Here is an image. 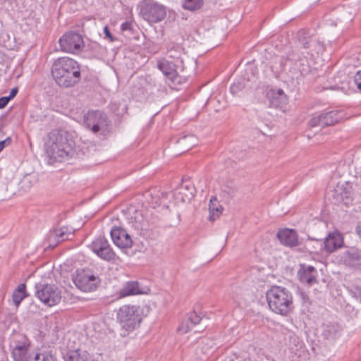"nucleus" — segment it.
<instances>
[{"mask_svg": "<svg viewBox=\"0 0 361 361\" xmlns=\"http://www.w3.org/2000/svg\"><path fill=\"white\" fill-rule=\"evenodd\" d=\"M51 73L56 83L61 87H73L81 80L80 65L75 59L63 56L55 59Z\"/></svg>", "mask_w": 361, "mask_h": 361, "instance_id": "1", "label": "nucleus"}, {"mask_svg": "<svg viewBox=\"0 0 361 361\" xmlns=\"http://www.w3.org/2000/svg\"><path fill=\"white\" fill-rule=\"evenodd\" d=\"M46 152L50 159L61 162L74 154L75 142L68 132L62 130H53L48 135L45 144Z\"/></svg>", "mask_w": 361, "mask_h": 361, "instance_id": "2", "label": "nucleus"}, {"mask_svg": "<svg viewBox=\"0 0 361 361\" xmlns=\"http://www.w3.org/2000/svg\"><path fill=\"white\" fill-rule=\"evenodd\" d=\"M269 309L274 313L286 316L293 309L292 293L285 287L272 286L266 293Z\"/></svg>", "mask_w": 361, "mask_h": 361, "instance_id": "3", "label": "nucleus"}, {"mask_svg": "<svg viewBox=\"0 0 361 361\" xmlns=\"http://www.w3.org/2000/svg\"><path fill=\"white\" fill-rule=\"evenodd\" d=\"M116 320L125 331L123 336H126L140 326L142 320V310L138 305H123L117 312Z\"/></svg>", "mask_w": 361, "mask_h": 361, "instance_id": "4", "label": "nucleus"}, {"mask_svg": "<svg viewBox=\"0 0 361 361\" xmlns=\"http://www.w3.org/2000/svg\"><path fill=\"white\" fill-rule=\"evenodd\" d=\"M83 123L93 133L106 135L110 132L111 121L99 110H90L83 116Z\"/></svg>", "mask_w": 361, "mask_h": 361, "instance_id": "5", "label": "nucleus"}, {"mask_svg": "<svg viewBox=\"0 0 361 361\" xmlns=\"http://www.w3.org/2000/svg\"><path fill=\"white\" fill-rule=\"evenodd\" d=\"M72 280L79 290L86 293L96 290L101 283L99 276L90 269H77L72 276Z\"/></svg>", "mask_w": 361, "mask_h": 361, "instance_id": "6", "label": "nucleus"}, {"mask_svg": "<svg viewBox=\"0 0 361 361\" xmlns=\"http://www.w3.org/2000/svg\"><path fill=\"white\" fill-rule=\"evenodd\" d=\"M35 295L49 307L54 306L61 301V291L54 284L38 283L35 284Z\"/></svg>", "mask_w": 361, "mask_h": 361, "instance_id": "7", "label": "nucleus"}, {"mask_svg": "<svg viewBox=\"0 0 361 361\" xmlns=\"http://www.w3.org/2000/svg\"><path fill=\"white\" fill-rule=\"evenodd\" d=\"M140 15L145 20L157 23L166 18V8L154 0H144L141 4Z\"/></svg>", "mask_w": 361, "mask_h": 361, "instance_id": "8", "label": "nucleus"}, {"mask_svg": "<svg viewBox=\"0 0 361 361\" xmlns=\"http://www.w3.org/2000/svg\"><path fill=\"white\" fill-rule=\"evenodd\" d=\"M59 42L61 51L71 54L80 53L84 47L82 36L72 31L63 35Z\"/></svg>", "mask_w": 361, "mask_h": 361, "instance_id": "9", "label": "nucleus"}, {"mask_svg": "<svg viewBox=\"0 0 361 361\" xmlns=\"http://www.w3.org/2000/svg\"><path fill=\"white\" fill-rule=\"evenodd\" d=\"M343 117V112L337 110L322 111L319 114H314L308 123L310 127L323 128L335 125L339 122Z\"/></svg>", "mask_w": 361, "mask_h": 361, "instance_id": "10", "label": "nucleus"}, {"mask_svg": "<svg viewBox=\"0 0 361 361\" xmlns=\"http://www.w3.org/2000/svg\"><path fill=\"white\" fill-rule=\"evenodd\" d=\"M90 249L101 259L106 261L114 259L116 254L109 241L102 236L97 238L90 245Z\"/></svg>", "mask_w": 361, "mask_h": 361, "instance_id": "11", "label": "nucleus"}, {"mask_svg": "<svg viewBox=\"0 0 361 361\" xmlns=\"http://www.w3.org/2000/svg\"><path fill=\"white\" fill-rule=\"evenodd\" d=\"M157 66L171 82L174 84L182 83V77L178 74V68H181V70L183 71V66L176 63L173 61H165L159 62Z\"/></svg>", "mask_w": 361, "mask_h": 361, "instance_id": "12", "label": "nucleus"}, {"mask_svg": "<svg viewBox=\"0 0 361 361\" xmlns=\"http://www.w3.org/2000/svg\"><path fill=\"white\" fill-rule=\"evenodd\" d=\"M111 236L114 243L121 248H130L133 240L127 231L121 227H115L111 231Z\"/></svg>", "mask_w": 361, "mask_h": 361, "instance_id": "13", "label": "nucleus"}, {"mask_svg": "<svg viewBox=\"0 0 361 361\" xmlns=\"http://www.w3.org/2000/svg\"><path fill=\"white\" fill-rule=\"evenodd\" d=\"M195 188L194 185L186 180L183 177L182 178V183L179 188L174 192V196L176 200L183 202H190L195 196Z\"/></svg>", "mask_w": 361, "mask_h": 361, "instance_id": "14", "label": "nucleus"}, {"mask_svg": "<svg viewBox=\"0 0 361 361\" xmlns=\"http://www.w3.org/2000/svg\"><path fill=\"white\" fill-rule=\"evenodd\" d=\"M345 265L361 270V250L351 247L346 250L342 257Z\"/></svg>", "mask_w": 361, "mask_h": 361, "instance_id": "15", "label": "nucleus"}, {"mask_svg": "<svg viewBox=\"0 0 361 361\" xmlns=\"http://www.w3.org/2000/svg\"><path fill=\"white\" fill-rule=\"evenodd\" d=\"M322 248L329 253L333 252L342 247L343 240L342 236L338 233H331L325 238L324 241L317 240Z\"/></svg>", "mask_w": 361, "mask_h": 361, "instance_id": "16", "label": "nucleus"}, {"mask_svg": "<svg viewBox=\"0 0 361 361\" xmlns=\"http://www.w3.org/2000/svg\"><path fill=\"white\" fill-rule=\"evenodd\" d=\"M317 271L312 266H306L302 264L300 266V269L298 271V276L300 282L307 284L308 286H312L317 283Z\"/></svg>", "mask_w": 361, "mask_h": 361, "instance_id": "17", "label": "nucleus"}, {"mask_svg": "<svg viewBox=\"0 0 361 361\" xmlns=\"http://www.w3.org/2000/svg\"><path fill=\"white\" fill-rule=\"evenodd\" d=\"M281 243L287 247H294L298 245V234L293 229H280L276 234Z\"/></svg>", "mask_w": 361, "mask_h": 361, "instance_id": "18", "label": "nucleus"}, {"mask_svg": "<svg viewBox=\"0 0 361 361\" xmlns=\"http://www.w3.org/2000/svg\"><path fill=\"white\" fill-rule=\"evenodd\" d=\"M74 233V229L68 226H61L59 228H56L51 231L49 235V240L51 241L54 239L56 243L53 245L54 247L60 242L69 240L71 236H73Z\"/></svg>", "mask_w": 361, "mask_h": 361, "instance_id": "19", "label": "nucleus"}, {"mask_svg": "<svg viewBox=\"0 0 361 361\" xmlns=\"http://www.w3.org/2000/svg\"><path fill=\"white\" fill-rule=\"evenodd\" d=\"M9 347L11 349H29L30 341L24 334L13 332L9 338Z\"/></svg>", "mask_w": 361, "mask_h": 361, "instance_id": "20", "label": "nucleus"}, {"mask_svg": "<svg viewBox=\"0 0 361 361\" xmlns=\"http://www.w3.org/2000/svg\"><path fill=\"white\" fill-rule=\"evenodd\" d=\"M142 293H143V292L140 289V283L136 281H130L123 283L117 294L119 298H122Z\"/></svg>", "mask_w": 361, "mask_h": 361, "instance_id": "21", "label": "nucleus"}, {"mask_svg": "<svg viewBox=\"0 0 361 361\" xmlns=\"http://www.w3.org/2000/svg\"><path fill=\"white\" fill-rule=\"evenodd\" d=\"M183 54V49L182 47L173 43L169 44L167 47L166 56L168 58L174 60L176 63L183 66V61L181 58Z\"/></svg>", "mask_w": 361, "mask_h": 361, "instance_id": "22", "label": "nucleus"}, {"mask_svg": "<svg viewBox=\"0 0 361 361\" xmlns=\"http://www.w3.org/2000/svg\"><path fill=\"white\" fill-rule=\"evenodd\" d=\"M201 319L200 316L197 314L195 312H190L188 314L187 320L182 322L179 326L178 330L185 334L191 330L194 326L198 324Z\"/></svg>", "mask_w": 361, "mask_h": 361, "instance_id": "23", "label": "nucleus"}, {"mask_svg": "<svg viewBox=\"0 0 361 361\" xmlns=\"http://www.w3.org/2000/svg\"><path fill=\"white\" fill-rule=\"evenodd\" d=\"M209 219L210 221H214L220 216L223 210V207L219 205L216 197H211L209 204Z\"/></svg>", "mask_w": 361, "mask_h": 361, "instance_id": "24", "label": "nucleus"}, {"mask_svg": "<svg viewBox=\"0 0 361 361\" xmlns=\"http://www.w3.org/2000/svg\"><path fill=\"white\" fill-rule=\"evenodd\" d=\"M341 330L337 323L329 324L324 326L323 336L326 339H335L339 336Z\"/></svg>", "mask_w": 361, "mask_h": 361, "instance_id": "25", "label": "nucleus"}, {"mask_svg": "<svg viewBox=\"0 0 361 361\" xmlns=\"http://www.w3.org/2000/svg\"><path fill=\"white\" fill-rule=\"evenodd\" d=\"M27 297L26 286L25 283H20L13 293L12 298L14 305L18 307L22 300Z\"/></svg>", "mask_w": 361, "mask_h": 361, "instance_id": "26", "label": "nucleus"}, {"mask_svg": "<svg viewBox=\"0 0 361 361\" xmlns=\"http://www.w3.org/2000/svg\"><path fill=\"white\" fill-rule=\"evenodd\" d=\"M177 143L183 147V152L188 151L197 145V137L193 135H185L177 140Z\"/></svg>", "mask_w": 361, "mask_h": 361, "instance_id": "27", "label": "nucleus"}, {"mask_svg": "<svg viewBox=\"0 0 361 361\" xmlns=\"http://www.w3.org/2000/svg\"><path fill=\"white\" fill-rule=\"evenodd\" d=\"M33 361H58L56 355V351L53 350H45L37 353L34 357Z\"/></svg>", "mask_w": 361, "mask_h": 361, "instance_id": "28", "label": "nucleus"}, {"mask_svg": "<svg viewBox=\"0 0 361 361\" xmlns=\"http://www.w3.org/2000/svg\"><path fill=\"white\" fill-rule=\"evenodd\" d=\"M204 3V0H182L181 6L185 10L196 11L203 6Z\"/></svg>", "mask_w": 361, "mask_h": 361, "instance_id": "29", "label": "nucleus"}, {"mask_svg": "<svg viewBox=\"0 0 361 361\" xmlns=\"http://www.w3.org/2000/svg\"><path fill=\"white\" fill-rule=\"evenodd\" d=\"M287 103L286 96L279 97L275 95L270 94L269 96V106L276 109L283 108Z\"/></svg>", "mask_w": 361, "mask_h": 361, "instance_id": "30", "label": "nucleus"}, {"mask_svg": "<svg viewBox=\"0 0 361 361\" xmlns=\"http://www.w3.org/2000/svg\"><path fill=\"white\" fill-rule=\"evenodd\" d=\"M13 361H25L29 349H11Z\"/></svg>", "mask_w": 361, "mask_h": 361, "instance_id": "31", "label": "nucleus"}, {"mask_svg": "<svg viewBox=\"0 0 361 361\" xmlns=\"http://www.w3.org/2000/svg\"><path fill=\"white\" fill-rule=\"evenodd\" d=\"M245 85L243 81H238L234 82L230 87L231 92L232 94H237L240 91L245 88Z\"/></svg>", "mask_w": 361, "mask_h": 361, "instance_id": "32", "label": "nucleus"}, {"mask_svg": "<svg viewBox=\"0 0 361 361\" xmlns=\"http://www.w3.org/2000/svg\"><path fill=\"white\" fill-rule=\"evenodd\" d=\"M121 30L123 32H128L130 34L133 32V23L130 21H126L121 25Z\"/></svg>", "mask_w": 361, "mask_h": 361, "instance_id": "33", "label": "nucleus"}, {"mask_svg": "<svg viewBox=\"0 0 361 361\" xmlns=\"http://www.w3.org/2000/svg\"><path fill=\"white\" fill-rule=\"evenodd\" d=\"M137 229L140 230V233L143 235H146L147 234L148 231L149 230V226L147 225L146 222H142L140 225L135 226Z\"/></svg>", "mask_w": 361, "mask_h": 361, "instance_id": "34", "label": "nucleus"}, {"mask_svg": "<svg viewBox=\"0 0 361 361\" xmlns=\"http://www.w3.org/2000/svg\"><path fill=\"white\" fill-rule=\"evenodd\" d=\"M354 82L356 84L359 91L361 92V70L357 71L354 76Z\"/></svg>", "mask_w": 361, "mask_h": 361, "instance_id": "35", "label": "nucleus"}, {"mask_svg": "<svg viewBox=\"0 0 361 361\" xmlns=\"http://www.w3.org/2000/svg\"><path fill=\"white\" fill-rule=\"evenodd\" d=\"M12 143V139L11 137H7L5 140L0 141V152L7 146H9Z\"/></svg>", "mask_w": 361, "mask_h": 361, "instance_id": "36", "label": "nucleus"}, {"mask_svg": "<svg viewBox=\"0 0 361 361\" xmlns=\"http://www.w3.org/2000/svg\"><path fill=\"white\" fill-rule=\"evenodd\" d=\"M104 38L108 39L110 42H114L115 40L108 26H105L104 27Z\"/></svg>", "mask_w": 361, "mask_h": 361, "instance_id": "37", "label": "nucleus"}, {"mask_svg": "<svg viewBox=\"0 0 361 361\" xmlns=\"http://www.w3.org/2000/svg\"><path fill=\"white\" fill-rule=\"evenodd\" d=\"M10 100V98H8V97H0V109L5 108Z\"/></svg>", "mask_w": 361, "mask_h": 361, "instance_id": "38", "label": "nucleus"}, {"mask_svg": "<svg viewBox=\"0 0 361 361\" xmlns=\"http://www.w3.org/2000/svg\"><path fill=\"white\" fill-rule=\"evenodd\" d=\"M353 295L361 301V286H356L353 290Z\"/></svg>", "mask_w": 361, "mask_h": 361, "instance_id": "39", "label": "nucleus"}, {"mask_svg": "<svg viewBox=\"0 0 361 361\" xmlns=\"http://www.w3.org/2000/svg\"><path fill=\"white\" fill-rule=\"evenodd\" d=\"M270 94L275 95L276 97H281V96H286L283 92V90L279 89L276 91H271Z\"/></svg>", "mask_w": 361, "mask_h": 361, "instance_id": "40", "label": "nucleus"}, {"mask_svg": "<svg viewBox=\"0 0 361 361\" xmlns=\"http://www.w3.org/2000/svg\"><path fill=\"white\" fill-rule=\"evenodd\" d=\"M18 92V87H14V88H13L11 90L9 95L7 96V97L8 98H10V99L11 100V99H13L16 96Z\"/></svg>", "mask_w": 361, "mask_h": 361, "instance_id": "41", "label": "nucleus"}, {"mask_svg": "<svg viewBox=\"0 0 361 361\" xmlns=\"http://www.w3.org/2000/svg\"><path fill=\"white\" fill-rule=\"evenodd\" d=\"M356 232H357L358 236L360 237V238L361 239V221H359L357 224Z\"/></svg>", "mask_w": 361, "mask_h": 361, "instance_id": "42", "label": "nucleus"}, {"mask_svg": "<svg viewBox=\"0 0 361 361\" xmlns=\"http://www.w3.org/2000/svg\"><path fill=\"white\" fill-rule=\"evenodd\" d=\"M307 44H308L307 42H306L305 44H304V47H305V48H307V47H308Z\"/></svg>", "mask_w": 361, "mask_h": 361, "instance_id": "43", "label": "nucleus"}]
</instances>
